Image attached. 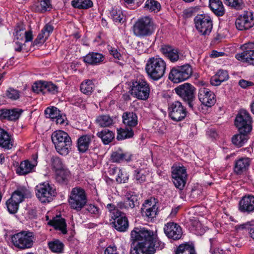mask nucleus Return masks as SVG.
Instances as JSON below:
<instances>
[{
	"label": "nucleus",
	"instance_id": "nucleus-11",
	"mask_svg": "<svg viewBox=\"0 0 254 254\" xmlns=\"http://www.w3.org/2000/svg\"><path fill=\"white\" fill-rule=\"evenodd\" d=\"M195 88L191 84L185 83L175 88L176 94L184 101L187 102L190 108L193 110Z\"/></svg>",
	"mask_w": 254,
	"mask_h": 254
},
{
	"label": "nucleus",
	"instance_id": "nucleus-17",
	"mask_svg": "<svg viewBox=\"0 0 254 254\" xmlns=\"http://www.w3.org/2000/svg\"><path fill=\"white\" fill-rule=\"evenodd\" d=\"M112 205V213L114 214V227L120 232L126 231L128 227V220L125 213L121 212L115 209V206Z\"/></svg>",
	"mask_w": 254,
	"mask_h": 254
},
{
	"label": "nucleus",
	"instance_id": "nucleus-60",
	"mask_svg": "<svg viewBox=\"0 0 254 254\" xmlns=\"http://www.w3.org/2000/svg\"><path fill=\"white\" fill-rule=\"evenodd\" d=\"M47 38L45 37V33L42 32L39 33L36 39L34 41V44L36 45L44 43Z\"/></svg>",
	"mask_w": 254,
	"mask_h": 254
},
{
	"label": "nucleus",
	"instance_id": "nucleus-23",
	"mask_svg": "<svg viewBox=\"0 0 254 254\" xmlns=\"http://www.w3.org/2000/svg\"><path fill=\"white\" fill-rule=\"evenodd\" d=\"M160 51L172 62H177L179 59L178 50L170 46L163 45L160 49Z\"/></svg>",
	"mask_w": 254,
	"mask_h": 254
},
{
	"label": "nucleus",
	"instance_id": "nucleus-28",
	"mask_svg": "<svg viewBox=\"0 0 254 254\" xmlns=\"http://www.w3.org/2000/svg\"><path fill=\"white\" fill-rule=\"evenodd\" d=\"M48 225L52 226L56 230L61 231L64 234L67 233L66 224L65 220L61 217L57 216L48 222Z\"/></svg>",
	"mask_w": 254,
	"mask_h": 254
},
{
	"label": "nucleus",
	"instance_id": "nucleus-35",
	"mask_svg": "<svg viewBox=\"0 0 254 254\" xmlns=\"http://www.w3.org/2000/svg\"><path fill=\"white\" fill-rule=\"evenodd\" d=\"M126 206L128 208H133L139 204L138 196L134 192L127 191L126 194Z\"/></svg>",
	"mask_w": 254,
	"mask_h": 254
},
{
	"label": "nucleus",
	"instance_id": "nucleus-8",
	"mask_svg": "<svg viewBox=\"0 0 254 254\" xmlns=\"http://www.w3.org/2000/svg\"><path fill=\"white\" fill-rule=\"evenodd\" d=\"M30 195V191L25 188H19L15 190L6 202L8 211L12 214L16 213L18 209L19 204L24 198L28 197Z\"/></svg>",
	"mask_w": 254,
	"mask_h": 254
},
{
	"label": "nucleus",
	"instance_id": "nucleus-41",
	"mask_svg": "<svg viewBox=\"0 0 254 254\" xmlns=\"http://www.w3.org/2000/svg\"><path fill=\"white\" fill-rule=\"evenodd\" d=\"M71 5L79 9H87L92 6L93 2L91 0H73Z\"/></svg>",
	"mask_w": 254,
	"mask_h": 254
},
{
	"label": "nucleus",
	"instance_id": "nucleus-16",
	"mask_svg": "<svg viewBox=\"0 0 254 254\" xmlns=\"http://www.w3.org/2000/svg\"><path fill=\"white\" fill-rule=\"evenodd\" d=\"M133 241H138L136 246L130 250V254H153V248L146 243L145 239L137 236L136 239L131 238Z\"/></svg>",
	"mask_w": 254,
	"mask_h": 254
},
{
	"label": "nucleus",
	"instance_id": "nucleus-39",
	"mask_svg": "<svg viewBox=\"0 0 254 254\" xmlns=\"http://www.w3.org/2000/svg\"><path fill=\"white\" fill-rule=\"evenodd\" d=\"M175 254H196L194 247L185 244L180 245L177 249Z\"/></svg>",
	"mask_w": 254,
	"mask_h": 254
},
{
	"label": "nucleus",
	"instance_id": "nucleus-14",
	"mask_svg": "<svg viewBox=\"0 0 254 254\" xmlns=\"http://www.w3.org/2000/svg\"><path fill=\"white\" fill-rule=\"evenodd\" d=\"M196 29L203 35H208L213 27L212 20L207 14H198L194 18Z\"/></svg>",
	"mask_w": 254,
	"mask_h": 254
},
{
	"label": "nucleus",
	"instance_id": "nucleus-1",
	"mask_svg": "<svg viewBox=\"0 0 254 254\" xmlns=\"http://www.w3.org/2000/svg\"><path fill=\"white\" fill-rule=\"evenodd\" d=\"M145 69L149 78L157 81L164 75L166 63L158 56L151 57L146 61Z\"/></svg>",
	"mask_w": 254,
	"mask_h": 254
},
{
	"label": "nucleus",
	"instance_id": "nucleus-10",
	"mask_svg": "<svg viewBox=\"0 0 254 254\" xmlns=\"http://www.w3.org/2000/svg\"><path fill=\"white\" fill-rule=\"evenodd\" d=\"M33 239V233L29 231H22L13 235L11 237L13 245L22 250L32 247Z\"/></svg>",
	"mask_w": 254,
	"mask_h": 254
},
{
	"label": "nucleus",
	"instance_id": "nucleus-19",
	"mask_svg": "<svg viewBox=\"0 0 254 254\" xmlns=\"http://www.w3.org/2000/svg\"><path fill=\"white\" fill-rule=\"evenodd\" d=\"M198 97L203 105L208 107L213 106L216 101L214 93L209 89L203 87L199 89Z\"/></svg>",
	"mask_w": 254,
	"mask_h": 254
},
{
	"label": "nucleus",
	"instance_id": "nucleus-52",
	"mask_svg": "<svg viewBox=\"0 0 254 254\" xmlns=\"http://www.w3.org/2000/svg\"><path fill=\"white\" fill-rule=\"evenodd\" d=\"M19 95V92L12 88H9L5 92L6 97L12 100L18 99Z\"/></svg>",
	"mask_w": 254,
	"mask_h": 254
},
{
	"label": "nucleus",
	"instance_id": "nucleus-36",
	"mask_svg": "<svg viewBox=\"0 0 254 254\" xmlns=\"http://www.w3.org/2000/svg\"><path fill=\"white\" fill-rule=\"evenodd\" d=\"M250 133L239 132L232 138V143L238 147L242 146L248 139V134Z\"/></svg>",
	"mask_w": 254,
	"mask_h": 254
},
{
	"label": "nucleus",
	"instance_id": "nucleus-42",
	"mask_svg": "<svg viewBox=\"0 0 254 254\" xmlns=\"http://www.w3.org/2000/svg\"><path fill=\"white\" fill-rule=\"evenodd\" d=\"M112 20L115 23H123L125 21V16L121 8L116 7L112 9Z\"/></svg>",
	"mask_w": 254,
	"mask_h": 254
},
{
	"label": "nucleus",
	"instance_id": "nucleus-40",
	"mask_svg": "<svg viewBox=\"0 0 254 254\" xmlns=\"http://www.w3.org/2000/svg\"><path fill=\"white\" fill-rule=\"evenodd\" d=\"M48 245L51 251L54 253H61L64 250V245L59 240L50 241Z\"/></svg>",
	"mask_w": 254,
	"mask_h": 254
},
{
	"label": "nucleus",
	"instance_id": "nucleus-61",
	"mask_svg": "<svg viewBox=\"0 0 254 254\" xmlns=\"http://www.w3.org/2000/svg\"><path fill=\"white\" fill-rule=\"evenodd\" d=\"M53 30V27L49 24H46L42 30V32L45 33V37L48 38L50 33Z\"/></svg>",
	"mask_w": 254,
	"mask_h": 254
},
{
	"label": "nucleus",
	"instance_id": "nucleus-59",
	"mask_svg": "<svg viewBox=\"0 0 254 254\" xmlns=\"http://www.w3.org/2000/svg\"><path fill=\"white\" fill-rule=\"evenodd\" d=\"M112 56L114 57L115 59L119 60V61H115V63L119 64L120 65L123 64V60H122V57L121 54L119 52H118V51L117 50H113L112 49Z\"/></svg>",
	"mask_w": 254,
	"mask_h": 254
},
{
	"label": "nucleus",
	"instance_id": "nucleus-15",
	"mask_svg": "<svg viewBox=\"0 0 254 254\" xmlns=\"http://www.w3.org/2000/svg\"><path fill=\"white\" fill-rule=\"evenodd\" d=\"M235 25L239 30H247L252 28L254 25V13L245 11L236 19Z\"/></svg>",
	"mask_w": 254,
	"mask_h": 254
},
{
	"label": "nucleus",
	"instance_id": "nucleus-43",
	"mask_svg": "<svg viewBox=\"0 0 254 254\" xmlns=\"http://www.w3.org/2000/svg\"><path fill=\"white\" fill-rule=\"evenodd\" d=\"M69 177V172L64 169L57 171L56 180L61 184H66Z\"/></svg>",
	"mask_w": 254,
	"mask_h": 254
},
{
	"label": "nucleus",
	"instance_id": "nucleus-56",
	"mask_svg": "<svg viewBox=\"0 0 254 254\" xmlns=\"http://www.w3.org/2000/svg\"><path fill=\"white\" fill-rule=\"evenodd\" d=\"M197 7H191L186 9L183 11V16L185 18H189L192 17L198 10Z\"/></svg>",
	"mask_w": 254,
	"mask_h": 254
},
{
	"label": "nucleus",
	"instance_id": "nucleus-46",
	"mask_svg": "<svg viewBox=\"0 0 254 254\" xmlns=\"http://www.w3.org/2000/svg\"><path fill=\"white\" fill-rule=\"evenodd\" d=\"M224 2L236 10H241L245 7L242 0H224Z\"/></svg>",
	"mask_w": 254,
	"mask_h": 254
},
{
	"label": "nucleus",
	"instance_id": "nucleus-12",
	"mask_svg": "<svg viewBox=\"0 0 254 254\" xmlns=\"http://www.w3.org/2000/svg\"><path fill=\"white\" fill-rule=\"evenodd\" d=\"M168 115L173 121L180 122L186 117L188 111L186 108L179 101H175L168 105Z\"/></svg>",
	"mask_w": 254,
	"mask_h": 254
},
{
	"label": "nucleus",
	"instance_id": "nucleus-30",
	"mask_svg": "<svg viewBox=\"0 0 254 254\" xmlns=\"http://www.w3.org/2000/svg\"><path fill=\"white\" fill-rule=\"evenodd\" d=\"M250 160L248 158H241L235 162L234 171L237 174L246 171L250 166Z\"/></svg>",
	"mask_w": 254,
	"mask_h": 254
},
{
	"label": "nucleus",
	"instance_id": "nucleus-51",
	"mask_svg": "<svg viewBox=\"0 0 254 254\" xmlns=\"http://www.w3.org/2000/svg\"><path fill=\"white\" fill-rule=\"evenodd\" d=\"M112 174L115 176L116 181L118 183H125L128 179V177L123 174L120 169L117 168L114 169Z\"/></svg>",
	"mask_w": 254,
	"mask_h": 254
},
{
	"label": "nucleus",
	"instance_id": "nucleus-44",
	"mask_svg": "<svg viewBox=\"0 0 254 254\" xmlns=\"http://www.w3.org/2000/svg\"><path fill=\"white\" fill-rule=\"evenodd\" d=\"M97 135L101 139L104 144H109L111 142V131L107 128H105L98 132Z\"/></svg>",
	"mask_w": 254,
	"mask_h": 254
},
{
	"label": "nucleus",
	"instance_id": "nucleus-24",
	"mask_svg": "<svg viewBox=\"0 0 254 254\" xmlns=\"http://www.w3.org/2000/svg\"><path fill=\"white\" fill-rule=\"evenodd\" d=\"M122 119L123 124L130 128L137 125V116L135 113L132 112H124L122 115Z\"/></svg>",
	"mask_w": 254,
	"mask_h": 254
},
{
	"label": "nucleus",
	"instance_id": "nucleus-33",
	"mask_svg": "<svg viewBox=\"0 0 254 254\" xmlns=\"http://www.w3.org/2000/svg\"><path fill=\"white\" fill-rule=\"evenodd\" d=\"M131 154L128 153H124L121 149L112 153V162H120L123 160L129 161L131 160Z\"/></svg>",
	"mask_w": 254,
	"mask_h": 254
},
{
	"label": "nucleus",
	"instance_id": "nucleus-3",
	"mask_svg": "<svg viewBox=\"0 0 254 254\" xmlns=\"http://www.w3.org/2000/svg\"><path fill=\"white\" fill-rule=\"evenodd\" d=\"M155 29L153 19L145 16L138 18L135 22L133 26V32L136 37H143L151 35Z\"/></svg>",
	"mask_w": 254,
	"mask_h": 254
},
{
	"label": "nucleus",
	"instance_id": "nucleus-4",
	"mask_svg": "<svg viewBox=\"0 0 254 254\" xmlns=\"http://www.w3.org/2000/svg\"><path fill=\"white\" fill-rule=\"evenodd\" d=\"M137 236L145 239L146 242L153 248V253L156 249L162 250L164 247V244L158 239L157 236L152 231L144 228L135 227L131 232V238L136 239Z\"/></svg>",
	"mask_w": 254,
	"mask_h": 254
},
{
	"label": "nucleus",
	"instance_id": "nucleus-18",
	"mask_svg": "<svg viewBox=\"0 0 254 254\" xmlns=\"http://www.w3.org/2000/svg\"><path fill=\"white\" fill-rule=\"evenodd\" d=\"M32 90L37 93H41L43 94L48 93L55 94L58 92V87L51 82L39 81L36 82L32 85Z\"/></svg>",
	"mask_w": 254,
	"mask_h": 254
},
{
	"label": "nucleus",
	"instance_id": "nucleus-13",
	"mask_svg": "<svg viewBox=\"0 0 254 254\" xmlns=\"http://www.w3.org/2000/svg\"><path fill=\"white\" fill-rule=\"evenodd\" d=\"M36 195L42 203L49 202L55 196V190L47 183L40 184L35 188Z\"/></svg>",
	"mask_w": 254,
	"mask_h": 254
},
{
	"label": "nucleus",
	"instance_id": "nucleus-32",
	"mask_svg": "<svg viewBox=\"0 0 254 254\" xmlns=\"http://www.w3.org/2000/svg\"><path fill=\"white\" fill-rule=\"evenodd\" d=\"M85 63L91 65H95L103 61V56L98 53H90L84 57Z\"/></svg>",
	"mask_w": 254,
	"mask_h": 254
},
{
	"label": "nucleus",
	"instance_id": "nucleus-9",
	"mask_svg": "<svg viewBox=\"0 0 254 254\" xmlns=\"http://www.w3.org/2000/svg\"><path fill=\"white\" fill-rule=\"evenodd\" d=\"M252 118L246 110L240 111L236 117L235 125L239 132L250 133L252 129Z\"/></svg>",
	"mask_w": 254,
	"mask_h": 254
},
{
	"label": "nucleus",
	"instance_id": "nucleus-31",
	"mask_svg": "<svg viewBox=\"0 0 254 254\" xmlns=\"http://www.w3.org/2000/svg\"><path fill=\"white\" fill-rule=\"evenodd\" d=\"M92 136L91 135H84L80 136L77 140V147L80 152H86L91 142Z\"/></svg>",
	"mask_w": 254,
	"mask_h": 254
},
{
	"label": "nucleus",
	"instance_id": "nucleus-7",
	"mask_svg": "<svg viewBox=\"0 0 254 254\" xmlns=\"http://www.w3.org/2000/svg\"><path fill=\"white\" fill-rule=\"evenodd\" d=\"M192 69L189 64L173 67L169 74V79L174 83H180L189 79L192 75Z\"/></svg>",
	"mask_w": 254,
	"mask_h": 254
},
{
	"label": "nucleus",
	"instance_id": "nucleus-22",
	"mask_svg": "<svg viewBox=\"0 0 254 254\" xmlns=\"http://www.w3.org/2000/svg\"><path fill=\"white\" fill-rule=\"evenodd\" d=\"M158 208L155 204L152 205L151 201L149 200H146L141 209V214L143 216L148 219H151L156 217Z\"/></svg>",
	"mask_w": 254,
	"mask_h": 254
},
{
	"label": "nucleus",
	"instance_id": "nucleus-57",
	"mask_svg": "<svg viewBox=\"0 0 254 254\" xmlns=\"http://www.w3.org/2000/svg\"><path fill=\"white\" fill-rule=\"evenodd\" d=\"M253 222H248L247 223L237 225L235 228L238 231L243 230H248L250 231L251 228H253L254 226Z\"/></svg>",
	"mask_w": 254,
	"mask_h": 254
},
{
	"label": "nucleus",
	"instance_id": "nucleus-6",
	"mask_svg": "<svg viewBox=\"0 0 254 254\" xmlns=\"http://www.w3.org/2000/svg\"><path fill=\"white\" fill-rule=\"evenodd\" d=\"M87 202V196L83 189L75 187L72 189L68 198L69 204L72 209L80 211L86 205Z\"/></svg>",
	"mask_w": 254,
	"mask_h": 254
},
{
	"label": "nucleus",
	"instance_id": "nucleus-29",
	"mask_svg": "<svg viewBox=\"0 0 254 254\" xmlns=\"http://www.w3.org/2000/svg\"><path fill=\"white\" fill-rule=\"evenodd\" d=\"M209 7L214 13L218 16L225 14V8L221 0H209Z\"/></svg>",
	"mask_w": 254,
	"mask_h": 254
},
{
	"label": "nucleus",
	"instance_id": "nucleus-21",
	"mask_svg": "<svg viewBox=\"0 0 254 254\" xmlns=\"http://www.w3.org/2000/svg\"><path fill=\"white\" fill-rule=\"evenodd\" d=\"M239 210L248 213L254 211V196L251 195L244 196L239 202Z\"/></svg>",
	"mask_w": 254,
	"mask_h": 254
},
{
	"label": "nucleus",
	"instance_id": "nucleus-58",
	"mask_svg": "<svg viewBox=\"0 0 254 254\" xmlns=\"http://www.w3.org/2000/svg\"><path fill=\"white\" fill-rule=\"evenodd\" d=\"M221 82L227 80L229 78V74L227 70L220 69L216 74Z\"/></svg>",
	"mask_w": 254,
	"mask_h": 254
},
{
	"label": "nucleus",
	"instance_id": "nucleus-37",
	"mask_svg": "<svg viewBox=\"0 0 254 254\" xmlns=\"http://www.w3.org/2000/svg\"><path fill=\"white\" fill-rule=\"evenodd\" d=\"M134 135L132 129L130 128H120L117 129V139L118 140H122L127 138L133 137Z\"/></svg>",
	"mask_w": 254,
	"mask_h": 254
},
{
	"label": "nucleus",
	"instance_id": "nucleus-26",
	"mask_svg": "<svg viewBox=\"0 0 254 254\" xmlns=\"http://www.w3.org/2000/svg\"><path fill=\"white\" fill-rule=\"evenodd\" d=\"M13 146V140L8 133L0 127V146L4 149H10Z\"/></svg>",
	"mask_w": 254,
	"mask_h": 254
},
{
	"label": "nucleus",
	"instance_id": "nucleus-27",
	"mask_svg": "<svg viewBox=\"0 0 254 254\" xmlns=\"http://www.w3.org/2000/svg\"><path fill=\"white\" fill-rule=\"evenodd\" d=\"M236 58L239 61L253 64L254 63V50L248 46L243 53L236 55Z\"/></svg>",
	"mask_w": 254,
	"mask_h": 254
},
{
	"label": "nucleus",
	"instance_id": "nucleus-62",
	"mask_svg": "<svg viewBox=\"0 0 254 254\" xmlns=\"http://www.w3.org/2000/svg\"><path fill=\"white\" fill-rule=\"evenodd\" d=\"M9 110L2 109L0 110V119H7L8 120V115H9Z\"/></svg>",
	"mask_w": 254,
	"mask_h": 254
},
{
	"label": "nucleus",
	"instance_id": "nucleus-45",
	"mask_svg": "<svg viewBox=\"0 0 254 254\" xmlns=\"http://www.w3.org/2000/svg\"><path fill=\"white\" fill-rule=\"evenodd\" d=\"M144 8L151 12H157L161 9V5L159 2L155 0H147Z\"/></svg>",
	"mask_w": 254,
	"mask_h": 254
},
{
	"label": "nucleus",
	"instance_id": "nucleus-48",
	"mask_svg": "<svg viewBox=\"0 0 254 254\" xmlns=\"http://www.w3.org/2000/svg\"><path fill=\"white\" fill-rule=\"evenodd\" d=\"M172 178H187L186 169L184 167H176L172 172Z\"/></svg>",
	"mask_w": 254,
	"mask_h": 254
},
{
	"label": "nucleus",
	"instance_id": "nucleus-2",
	"mask_svg": "<svg viewBox=\"0 0 254 254\" xmlns=\"http://www.w3.org/2000/svg\"><path fill=\"white\" fill-rule=\"evenodd\" d=\"M51 139L58 153L63 156L69 153L72 141L66 132L61 130L55 131L52 133Z\"/></svg>",
	"mask_w": 254,
	"mask_h": 254
},
{
	"label": "nucleus",
	"instance_id": "nucleus-53",
	"mask_svg": "<svg viewBox=\"0 0 254 254\" xmlns=\"http://www.w3.org/2000/svg\"><path fill=\"white\" fill-rule=\"evenodd\" d=\"M9 115H8V120L15 121L17 120L21 113L23 112L22 110L20 109L14 108L9 110Z\"/></svg>",
	"mask_w": 254,
	"mask_h": 254
},
{
	"label": "nucleus",
	"instance_id": "nucleus-49",
	"mask_svg": "<svg viewBox=\"0 0 254 254\" xmlns=\"http://www.w3.org/2000/svg\"><path fill=\"white\" fill-rule=\"evenodd\" d=\"M60 111L57 108L52 107L51 108L48 107L45 110V114L47 118H50L53 121L55 120L56 117L59 116Z\"/></svg>",
	"mask_w": 254,
	"mask_h": 254
},
{
	"label": "nucleus",
	"instance_id": "nucleus-5",
	"mask_svg": "<svg viewBox=\"0 0 254 254\" xmlns=\"http://www.w3.org/2000/svg\"><path fill=\"white\" fill-rule=\"evenodd\" d=\"M150 89L148 83L142 78H137L131 82L130 93L138 99L146 100L149 97Z\"/></svg>",
	"mask_w": 254,
	"mask_h": 254
},
{
	"label": "nucleus",
	"instance_id": "nucleus-25",
	"mask_svg": "<svg viewBox=\"0 0 254 254\" xmlns=\"http://www.w3.org/2000/svg\"><path fill=\"white\" fill-rule=\"evenodd\" d=\"M13 146V140L8 133L0 127V146L4 149H10Z\"/></svg>",
	"mask_w": 254,
	"mask_h": 254
},
{
	"label": "nucleus",
	"instance_id": "nucleus-63",
	"mask_svg": "<svg viewBox=\"0 0 254 254\" xmlns=\"http://www.w3.org/2000/svg\"><path fill=\"white\" fill-rule=\"evenodd\" d=\"M239 84L241 87L243 88H246L248 87L253 85L254 83L249 81H247L244 79H241L239 81Z\"/></svg>",
	"mask_w": 254,
	"mask_h": 254
},
{
	"label": "nucleus",
	"instance_id": "nucleus-64",
	"mask_svg": "<svg viewBox=\"0 0 254 254\" xmlns=\"http://www.w3.org/2000/svg\"><path fill=\"white\" fill-rule=\"evenodd\" d=\"M86 209L91 213L97 214L99 212V209L94 205L89 204L86 206Z\"/></svg>",
	"mask_w": 254,
	"mask_h": 254
},
{
	"label": "nucleus",
	"instance_id": "nucleus-55",
	"mask_svg": "<svg viewBox=\"0 0 254 254\" xmlns=\"http://www.w3.org/2000/svg\"><path fill=\"white\" fill-rule=\"evenodd\" d=\"M52 163L53 167L57 170V171L64 168V165L62 159L58 157H53Z\"/></svg>",
	"mask_w": 254,
	"mask_h": 254
},
{
	"label": "nucleus",
	"instance_id": "nucleus-47",
	"mask_svg": "<svg viewBox=\"0 0 254 254\" xmlns=\"http://www.w3.org/2000/svg\"><path fill=\"white\" fill-rule=\"evenodd\" d=\"M50 5V0H38L35 4V10L40 12H45Z\"/></svg>",
	"mask_w": 254,
	"mask_h": 254
},
{
	"label": "nucleus",
	"instance_id": "nucleus-34",
	"mask_svg": "<svg viewBox=\"0 0 254 254\" xmlns=\"http://www.w3.org/2000/svg\"><path fill=\"white\" fill-rule=\"evenodd\" d=\"M35 166V164H31L28 160H25L21 162L16 172L21 175L27 174L31 172Z\"/></svg>",
	"mask_w": 254,
	"mask_h": 254
},
{
	"label": "nucleus",
	"instance_id": "nucleus-54",
	"mask_svg": "<svg viewBox=\"0 0 254 254\" xmlns=\"http://www.w3.org/2000/svg\"><path fill=\"white\" fill-rule=\"evenodd\" d=\"M175 186L180 190H183L185 187L187 178H172Z\"/></svg>",
	"mask_w": 254,
	"mask_h": 254
},
{
	"label": "nucleus",
	"instance_id": "nucleus-50",
	"mask_svg": "<svg viewBox=\"0 0 254 254\" xmlns=\"http://www.w3.org/2000/svg\"><path fill=\"white\" fill-rule=\"evenodd\" d=\"M96 122L101 127H109L111 125V118L109 115H102L97 118Z\"/></svg>",
	"mask_w": 254,
	"mask_h": 254
},
{
	"label": "nucleus",
	"instance_id": "nucleus-38",
	"mask_svg": "<svg viewBox=\"0 0 254 254\" xmlns=\"http://www.w3.org/2000/svg\"><path fill=\"white\" fill-rule=\"evenodd\" d=\"M94 84L91 80H85L80 85L81 91L87 95H90L93 91Z\"/></svg>",
	"mask_w": 254,
	"mask_h": 254
},
{
	"label": "nucleus",
	"instance_id": "nucleus-20",
	"mask_svg": "<svg viewBox=\"0 0 254 254\" xmlns=\"http://www.w3.org/2000/svg\"><path fill=\"white\" fill-rule=\"evenodd\" d=\"M164 231L168 238L174 240L180 239L183 234L181 227L174 222L167 223L164 227Z\"/></svg>",
	"mask_w": 254,
	"mask_h": 254
}]
</instances>
